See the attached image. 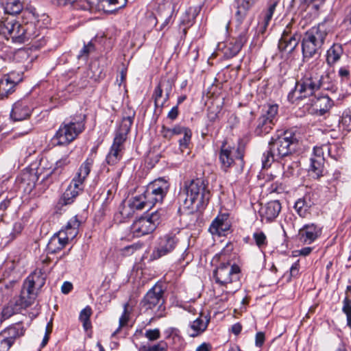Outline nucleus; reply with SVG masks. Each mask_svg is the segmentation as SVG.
<instances>
[{"instance_id":"f257e3e1","label":"nucleus","mask_w":351,"mask_h":351,"mask_svg":"<svg viewBox=\"0 0 351 351\" xmlns=\"http://www.w3.org/2000/svg\"><path fill=\"white\" fill-rule=\"evenodd\" d=\"M45 29L36 22L20 23L13 16L2 18L0 20V34L14 43H25L30 41L32 47L39 48L46 44L43 35Z\"/></svg>"},{"instance_id":"f03ea898","label":"nucleus","mask_w":351,"mask_h":351,"mask_svg":"<svg viewBox=\"0 0 351 351\" xmlns=\"http://www.w3.org/2000/svg\"><path fill=\"white\" fill-rule=\"evenodd\" d=\"M327 36L328 31L324 24L312 27L305 33L302 41V51L304 61L317 54L320 55Z\"/></svg>"},{"instance_id":"7ed1b4c3","label":"nucleus","mask_w":351,"mask_h":351,"mask_svg":"<svg viewBox=\"0 0 351 351\" xmlns=\"http://www.w3.org/2000/svg\"><path fill=\"white\" fill-rule=\"evenodd\" d=\"M86 115L75 114L60 125L53 136L56 145H66L73 141L85 129Z\"/></svg>"},{"instance_id":"20e7f679","label":"nucleus","mask_w":351,"mask_h":351,"mask_svg":"<svg viewBox=\"0 0 351 351\" xmlns=\"http://www.w3.org/2000/svg\"><path fill=\"white\" fill-rule=\"evenodd\" d=\"M184 189L186 193L184 204L186 207L198 210L208 202L210 193L203 179L197 178L185 183Z\"/></svg>"},{"instance_id":"39448f33","label":"nucleus","mask_w":351,"mask_h":351,"mask_svg":"<svg viewBox=\"0 0 351 351\" xmlns=\"http://www.w3.org/2000/svg\"><path fill=\"white\" fill-rule=\"evenodd\" d=\"M80 222L77 216L72 217L64 228L54 234L47 244V250L50 254H56L62 250L78 234Z\"/></svg>"},{"instance_id":"423d86ee","label":"nucleus","mask_w":351,"mask_h":351,"mask_svg":"<svg viewBox=\"0 0 351 351\" xmlns=\"http://www.w3.org/2000/svg\"><path fill=\"white\" fill-rule=\"evenodd\" d=\"M297 139L295 135L289 131L274 135L268 143V148L273 150L277 159H284L293 157L295 151Z\"/></svg>"},{"instance_id":"0eeeda50","label":"nucleus","mask_w":351,"mask_h":351,"mask_svg":"<svg viewBox=\"0 0 351 351\" xmlns=\"http://www.w3.org/2000/svg\"><path fill=\"white\" fill-rule=\"evenodd\" d=\"M163 291L160 285H154L145 295L141 302V309L145 313L149 311L154 314L155 317H161L165 314Z\"/></svg>"},{"instance_id":"6e6552de","label":"nucleus","mask_w":351,"mask_h":351,"mask_svg":"<svg viewBox=\"0 0 351 351\" xmlns=\"http://www.w3.org/2000/svg\"><path fill=\"white\" fill-rule=\"evenodd\" d=\"M241 269L236 264L229 262L221 263L213 271L216 283L226 287L228 284L236 283L239 287Z\"/></svg>"},{"instance_id":"1a4fd4ad","label":"nucleus","mask_w":351,"mask_h":351,"mask_svg":"<svg viewBox=\"0 0 351 351\" xmlns=\"http://www.w3.org/2000/svg\"><path fill=\"white\" fill-rule=\"evenodd\" d=\"M180 229L176 228L160 237L158 245L154 248L151 258L156 260L172 252L180 242Z\"/></svg>"},{"instance_id":"9d476101","label":"nucleus","mask_w":351,"mask_h":351,"mask_svg":"<svg viewBox=\"0 0 351 351\" xmlns=\"http://www.w3.org/2000/svg\"><path fill=\"white\" fill-rule=\"evenodd\" d=\"M170 184L164 178H158L151 182L144 191V197L154 206L162 203L169 190Z\"/></svg>"},{"instance_id":"9b49d317","label":"nucleus","mask_w":351,"mask_h":351,"mask_svg":"<svg viewBox=\"0 0 351 351\" xmlns=\"http://www.w3.org/2000/svg\"><path fill=\"white\" fill-rule=\"evenodd\" d=\"M317 82L315 75L305 76L297 81L294 89L288 95L289 100L293 103L297 100L313 95L317 90Z\"/></svg>"},{"instance_id":"f8f14e48","label":"nucleus","mask_w":351,"mask_h":351,"mask_svg":"<svg viewBox=\"0 0 351 351\" xmlns=\"http://www.w3.org/2000/svg\"><path fill=\"white\" fill-rule=\"evenodd\" d=\"M243 154V148L239 147L235 149L228 145L226 142H223L221 147L219 156L221 168L226 171L233 164L234 158L242 161Z\"/></svg>"},{"instance_id":"ddd939ff","label":"nucleus","mask_w":351,"mask_h":351,"mask_svg":"<svg viewBox=\"0 0 351 351\" xmlns=\"http://www.w3.org/2000/svg\"><path fill=\"white\" fill-rule=\"evenodd\" d=\"M291 27V23L287 25L278 43L280 51L287 53L293 52L300 40V36L297 32H292Z\"/></svg>"},{"instance_id":"4468645a","label":"nucleus","mask_w":351,"mask_h":351,"mask_svg":"<svg viewBox=\"0 0 351 351\" xmlns=\"http://www.w3.org/2000/svg\"><path fill=\"white\" fill-rule=\"evenodd\" d=\"M46 275L40 269H36L24 281L23 287L26 290L25 293H33L38 295V291L44 286Z\"/></svg>"},{"instance_id":"2eb2a0df","label":"nucleus","mask_w":351,"mask_h":351,"mask_svg":"<svg viewBox=\"0 0 351 351\" xmlns=\"http://www.w3.org/2000/svg\"><path fill=\"white\" fill-rule=\"evenodd\" d=\"M125 142L123 136L115 134L113 143L106 158L108 165H115L121 160L124 152Z\"/></svg>"},{"instance_id":"dca6fc26","label":"nucleus","mask_w":351,"mask_h":351,"mask_svg":"<svg viewBox=\"0 0 351 351\" xmlns=\"http://www.w3.org/2000/svg\"><path fill=\"white\" fill-rule=\"evenodd\" d=\"M93 165V161L91 160H86L84 162L80 167L78 169L75 177L71 180L69 187L77 191L80 193V192L82 191L84 189V182L86 180V177L88 176L90 171V169Z\"/></svg>"},{"instance_id":"f3484780","label":"nucleus","mask_w":351,"mask_h":351,"mask_svg":"<svg viewBox=\"0 0 351 351\" xmlns=\"http://www.w3.org/2000/svg\"><path fill=\"white\" fill-rule=\"evenodd\" d=\"M209 322L210 317L200 313L198 317L189 322L186 329L188 335L193 338L201 335L206 330Z\"/></svg>"},{"instance_id":"a211bd4d","label":"nucleus","mask_w":351,"mask_h":351,"mask_svg":"<svg viewBox=\"0 0 351 351\" xmlns=\"http://www.w3.org/2000/svg\"><path fill=\"white\" fill-rule=\"evenodd\" d=\"M322 234V228L315 223L304 225L300 229L298 237L304 244H311Z\"/></svg>"},{"instance_id":"6ab92c4d","label":"nucleus","mask_w":351,"mask_h":351,"mask_svg":"<svg viewBox=\"0 0 351 351\" xmlns=\"http://www.w3.org/2000/svg\"><path fill=\"white\" fill-rule=\"evenodd\" d=\"M278 4L279 0H269L267 2L266 8L261 12L259 16L258 24L260 27V32L262 34L266 31L274 14L276 11Z\"/></svg>"},{"instance_id":"aec40b11","label":"nucleus","mask_w":351,"mask_h":351,"mask_svg":"<svg viewBox=\"0 0 351 351\" xmlns=\"http://www.w3.org/2000/svg\"><path fill=\"white\" fill-rule=\"evenodd\" d=\"M32 108L26 100H19L15 102L10 112V117L14 121L25 120L30 117Z\"/></svg>"},{"instance_id":"412c9836","label":"nucleus","mask_w":351,"mask_h":351,"mask_svg":"<svg viewBox=\"0 0 351 351\" xmlns=\"http://www.w3.org/2000/svg\"><path fill=\"white\" fill-rule=\"evenodd\" d=\"M154 230V224L146 216L136 219L131 226V231L137 237L152 233Z\"/></svg>"},{"instance_id":"4be33fe9","label":"nucleus","mask_w":351,"mask_h":351,"mask_svg":"<svg viewBox=\"0 0 351 351\" xmlns=\"http://www.w3.org/2000/svg\"><path fill=\"white\" fill-rule=\"evenodd\" d=\"M25 291L26 290L23 287L20 295L14 297L10 301L15 311H17L18 313L32 305L36 300L35 294L32 293L31 295V293H25Z\"/></svg>"},{"instance_id":"5701e85b","label":"nucleus","mask_w":351,"mask_h":351,"mask_svg":"<svg viewBox=\"0 0 351 351\" xmlns=\"http://www.w3.org/2000/svg\"><path fill=\"white\" fill-rule=\"evenodd\" d=\"M230 225L226 215L217 216L209 227L210 232L213 235L224 236L230 229Z\"/></svg>"},{"instance_id":"b1692460","label":"nucleus","mask_w":351,"mask_h":351,"mask_svg":"<svg viewBox=\"0 0 351 351\" xmlns=\"http://www.w3.org/2000/svg\"><path fill=\"white\" fill-rule=\"evenodd\" d=\"M281 210V204L278 200L271 201L263 206L260 214L263 219L271 221L278 217Z\"/></svg>"},{"instance_id":"393cba45","label":"nucleus","mask_w":351,"mask_h":351,"mask_svg":"<svg viewBox=\"0 0 351 351\" xmlns=\"http://www.w3.org/2000/svg\"><path fill=\"white\" fill-rule=\"evenodd\" d=\"M325 160L326 158H322L313 154L310 158V165L308 170L312 178L318 179L323 176Z\"/></svg>"},{"instance_id":"a878e982","label":"nucleus","mask_w":351,"mask_h":351,"mask_svg":"<svg viewBox=\"0 0 351 351\" xmlns=\"http://www.w3.org/2000/svg\"><path fill=\"white\" fill-rule=\"evenodd\" d=\"M257 0H237L236 21H249L247 19L250 10Z\"/></svg>"},{"instance_id":"bb28decb","label":"nucleus","mask_w":351,"mask_h":351,"mask_svg":"<svg viewBox=\"0 0 351 351\" xmlns=\"http://www.w3.org/2000/svg\"><path fill=\"white\" fill-rule=\"evenodd\" d=\"M24 334L25 328L19 324L9 326L0 332V335L12 345L17 338L23 336Z\"/></svg>"},{"instance_id":"cd10ccee","label":"nucleus","mask_w":351,"mask_h":351,"mask_svg":"<svg viewBox=\"0 0 351 351\" xmlns=\"http://www.w3.org/2000/svg\"><path fill=\"white\" fill-rule=\"evenodd\" d=\"M236 38L234 42L243 47L247 40V33L251 21H236Z\"/></svg>"},{"instance_id":"c85d7f7f","label":"nucleus","mask_w":351,"mask_h":351,"mask_svg":"<svg viewBox=\"0 0 351 351\" xmlns=\"http://www.w3.org/2000/svg\"><path fill=\"white\" fill-rule=\"evenodd\" d=\"M343 49L341 45L334 43L326 51V61L328 66H334L343 55Z\"/></svg>"},{"instance_id":"c756f323","label":"nucleus","mask_w":351,"mask_h":351,"mask_svg":"<svg viewBox=\"0 0 351 351\" xmlns=\"http://www.w3.org/2000/svg\"><path fill=\"white\" fill-rule=\"evenodd\" d=\"M313 103L315 109L319 112L320 115L328 112L333 105L332 101L327 95L315 97L313 100Z\"/></svg>"},{"instance_id":"7c9ffc66","label":"nucleus","mask_w":351,"mask_h":351,"mask_svg":"<svg viewBox=\"0 0 351 351\" xmlns=\"http://www.w3.org/2000/svg\"><path fill=\"white\" fill-rule=\"evenodd\" d=\"M316 80L317 81V90L322 88L324 90H330L335 93L337 87L334 85L332 78L329 73H326L322 75H315Z\"/></svg>"},{"instance_id":"2f4dec72","label":"nucleus","mask_w":351,"mask_h":351,"mask_svg":"<svg viewBox=\"0 0 351 351\" xmlns=\"http://www.w3.org/2000/svg\"><path fill=\"white\" fill-rule=\"evenodd\" d=\"M274 125L273 123L265 119L264 116H260L257 120L254 132L257 136L265 135L270 132Z\"/></svg>"},{"instance_id":"473e14b6","label":"nucleus","mask_w":351,"mask_h":351,"mask_svg":"<svg viewBox=\"0 0 351 351\" xmlns=\"http://www.w3.org/2000/svg\"><path fill=\"white\" fill-rule=\"evenodd\" d=\"M16 83L10 77H4L0 80V98L7 97L14 91Z\"/></svg>"},{"instance_id":"72a5a7b5","label":"nucleus","mask_w":351,"mask_h":351,"mask_svg":"<svg viewBox=\"0 0 351 351\" xmlns=\"http://www.w3.org/2000/svg\"><path fill=\"white\" fill-rule=\"evenodd\" d=\"M135 116V112H132L127 117H123L119 130L116 132V134L122 135L124 136V141H126L127 134L130 130L133 120Z\"/></svg>"},{"instance_id":"f704fd0d","label":"nucleus","mask_w":351,"mask_h":351,"mask_svg":"<svg viewBox=\"0 0 351 351\" xmlns=\"http://www.w3.org/2000/svg\"><path fill=\"white\" fill-rule=\"evenodd\" d=\"M284 169V175L290 177L296 174L299 169V163L296 160H293L292 157L287 158L282 163Z\"/></svg>"},{"instance_id":"c9c22d12","label":"nucleus","mask_w":351,"mask_h":351,"mask_svg":"<svg viewBox=\"0 0 351 351\" xmlns=\"http://www.w3.org/2000/svg\"><path fill=\"white\" fill-rule=\"evenodd\" d=\"M278 112V106L276 104H268L265 106L262 110L261 116H264L265 119L275 124L277 121Z\"/></svg>"},{"instance_id":"e433bc0d","label":"nucleus","mask_w":351,"mask_h":351,"mask_svg":"<svg viewBox=\"0 0 351 351\" xmlns=\"http://www.w3.org/2000/svg\"><path fill=\"white\" fill-rule=\"evenodd\" d=\"M130 206L134 210H141L144 208H149L153 206L149 204L147 200L144 197V193L138 196H135L129 201Z\"/></svg>"},{"instance_id":"4c0bfd02","label":"nucleus","mask_w":351,"mask_h":351,"mask_svg":"<svg viewBox=\"0 0 351 351\" xmlns=\"http://www.w3.org/2000/svg\"><path fill=\"white\" fill-rule=\"evenodd\" d=\"M23 8V5L20 0H8L3 5L5 12L10 15L19 14Z\"/></svg>"},{"instance_id":"58836bf2","label":"nucleus","mask_w":351,"mask_h":351,"mask_svg":"<svg viewBox=\"0 0 351 351\" xmlns=\"http://www.w3.org/2000/svg\"><path fill=\"white\" fill-rule=\"evenodd\" d=\"M92 313V308L89 306H86L80 313L79 319L82 322V325L85 330H87L92 327L91 322L90 321V317Z\"/></svg>"},{"instance_id":"ea45409f","label":"nucleus","mask_w":351,"mask_h":351,"mask_svg":"<svg viewBox=\"0 0 351 351\" xmlns=\"http://www.w3.org/2000/svg\"><path fill=\"white\" fill-rule=\"evenodd\" d=\"M88 9L91 12L104 11L105 12H111L112 10L106 9V0H86Z\"/></svg>"},{"instance_id":"a19ab883","label":"nucleus","mask_w":351,"mask_h":351,"mask_svg":"<svg viewBox=\"0 0 351 351\" xmlns=\"http://www.w3.org/2000/svg\"><path fill=\"white\" fill-rule=\"evenodd\" d=\"M276 160H278L276 154L273 150L268 148V150L265 152L262 156V167L263 169L269 168Z\"/></svg>"},{"instance_id":"79ce46f5","label":"nucleus","mask_w":351,"mask_h":351,"mask_svg":"<svg viewBox=\"0 0 351 351\" xmlns=\"http://www.w3.org/2000/svg\"><path fill=\"white\" fill-rule=\"evenodd\" d=\"M324 149L328 150V156L337 160L342 154V149L337 144L326 143Z\"/></svg>"},{"instance_id":"37998d69","label":"nucleus","mask_w":351,"mask_h":351,"mask_svg":"<svg viewBox=\"0 0 351 351\" xmlns=\"http://www.w3.org/2000/svg\"><path fill=\"white\" fill-rule=\"evenodd\" d=\"M243 47L236 42L230 43L225 48L224 56L226 58H231L235 56Z\"/></svg>"},{"instance_id":"c03bdc74","label":"nucleus","mask_w":351,"mask_h":351,"mask_svg":"<svg viewBox=\"0 0 351 351\" xmlns=\"http://www.w3.org/2000/svg\"><path fill=\"white\" fill-rule=\"evenodd\" d=\"M153 97L156 108H162L167 100H165V93L157 86L154 91Z\"/></svg>"},{"instance_id":"a18cd8bd","label":"nucleus","mask_w":351,"mask_h":351,"mask_svg":"<svg viewBox=\"0 0 351 351\" xmlns=\"http://www.w3.org/2000/svg\"><path fill=\"white\" fill-rule=\"evenodd\" d=\"M79 195V193L77 192V191H75L74 189H71L68 186L66 191L63 193L61 201L62 202L63 204L67 205L71 204L74 199Z\"/></svg>"},{"instance_id":"49530a36","label":"nucleus","mask_w":351,"mask_h":351,"mask_svg":"<svg viewBox=\"0 0 351 351\" xmlns=\"http://www.w3.org/2000/svg\"><path fill=\"white\" fill-rule=\"evenodd\" d=\"M255 244L259 249H262L267 245V239L265 234L262 231H256L252 235Z\"/></svg>"},{"instance_id":"de8ad7c7","label":"nucleus","mask_w":351,"mask_h":351,"mask_svg":"<svg viewBox=\"0 0 351 351\" xmlns=\"http://www.w3.org/2000/svg\"><path fill=\"white\" fill-rule=\"evenodd\" d=\"M166 212L162 209H158L150 215H145L152 223L154 224V228L159 224L161 219L165 217Z\"/></svg>"},{"instance_id":"09e8293b","label":"nucleus","mask_w":351,"mask_h":351,"mask_svg":"<svg viewBox=\"0 0 351 351\" xmlns=\"http://www.w3.org/2000/svg\"><path fill=\"white\" fill-rule=\"evenodd\" d=\"M342 311L346 315L347 325L351 329V300L348 297L343 301Z\"/></svg>"},{"instance_id":"8fccbe9b","label":"nucleus","mask_w":351,"mask_h":351,"mask_svg":"<svg viewBox=\"0 0 351 351\" xmlns=\"http://www.w3.org/2000/svg\"><path fill=\"white\" fill-rule=\"evenodd\" d=\"M158 86L161 88L162 92L165 93V100H168L172 90L171 82L169 80H162L159 82Z\"/></svg>"},{"instance_id":"3c124183","label":"nucleus","mask_w":351,"mask_h":351,"mask_svg":"<svg viewBox=\"0 0 351 351\" xmlns=\"http://www.w3.org/2000/svg\"><path fill=\"white\" fill-rule=\"evenodd\" d=\"M94 51V45L91 42H89L87 45H84L83 48L80 50L77 58L79 59L87 60L89 54Z\"/></svg>"},{"instance_id":"603ef678","label":"nucleus","mask_w":351,"mask_h":351,"mask_svg":"<svg viewBox=\"0 0 351 351\" xmlns=\"http://www.w3.org/2000/svg\"><path fill=\"white\" fill-rule=\"evenodd\" d=\"M341 123L346 130H351V109L348 108L343 111Z\"/></svg>"},{"instance_id":"864d4df0","label":"nucleus","mask_w":351,"mask_h":351,"mask_svg":"<svg viewBox=\"0 0 351 351\" xmlns=\"http://www.w3.org/2000/svg\"><path fill=\"white\" fill-rule=\"evenodd\" d=\"M191 136H192L191 130L189 128L183 134V137L179 140V145L182 150L183 149L188 147V145L191 141Z\"/></svg>"},{"instance_id":"5fc2aeb1","label":"nucleus","mask_w":351,"mask_h":351,"mask_svg":"<svg viewBox=\"0 0 351 351\" xmlns=\"http://www.w3.org/2000/svg\"><path fill=\"white\" fill-rule=\"evenodd\" d=\"M70 162L69 154L64 156L56 162L54 171H61Z\"/></svg>"},{"instance_id":"6e6d98bb","label":"nucleus","mask_w":351,"mask_h":351,"mask_svg":"<svg viewBox=\"0 0 351 351\" xmlns=\"http://www.w3.org/2000/svg\"><path fill=\"white\" fill-rule=\"evenodd\" d=\"M16 313H18L17 311H15L14 306L9 302L8 305L3 308L1 315L4 319H6Z\"/></svg>"},{"instance_id":"4d7b16f0","label":"nucleus","mask_w":351,"mask_h":351,"mask_svg":"<svg viewBox=\"0 0 351 351\" xmlns=\"http://www.w3.org/2000/svg\"><path fill=\"white\" fill-rule=\"evenodd\" d=\"M127 3V0H106V9H109L110 6H114V10L121 8Z\"/></svg>"},{"instance_id":"13d9d810","label":"nucleus","mask_w":351,"mask_h":351,"mask_svg":"<svg viewBox=\"0 0 351 351\" xmlns=\"http://www.w3.org/2000/svg\"><path fill=\"white\" fill-rule=\"evenodd\" d=\"M128 304H124V311L121 317L119 318V326L114 333L117 332L122 327L128 324L129 320V314L127 311Z\"/></svg>"},{"instance_id":"bf43d9fd","label":"nucleus","mask_w":351,"mask_h":351,"mask_svg":"<svg viewBox=\"0 0 351 351\" xmlns=\"http://www.w3.org/2000/svg\"><path fill=\"white\" fill-rule=\"evenodd\" d=\"M145 337H147L149 341L157 340L160 337V332L159 329H149L146 330L145 333Z\"/></svg>"},{"instance_id":"052dcab7","label":"nucleus","mask_w":351,"mask_h":351,"mask_svg":"<svg viewBox=\"0 0 351 351\" xmlns=\"http://www.w3.org/2000/svg\"><path fill=\"white\" fill-rule=\"evenodd\" d=\"M141 247V245L138 243H134L132 245H130L125 246L122 249V253L125 256H130L135 251L140 249Z\"/></svg>"},{"instance_id":"680f3d73","label":"nucleus","mask_w":351,"mask_h":351,"mask_svg":"<svg viewBox=\"0 0 351 351\" xmlns=\"http://www.w3.org/2000/svg\"><path fill=\"white\" fill-rule=\"evenodd\" d=\"M304 201L300 199H298L294 205V208L297 211L298 214L301 216L304 217L305 215L306 210L304 209Z\"/></svg>"},{"instance_id":"e2e57ef3","label":"nucleus","mask_w":351,"mask_h":351,"mask_svg":"<svg viewBox=\"0 0 351 351\" xmlns=\"http://www.w3.org/2000/svg\"><path fill=\"white\" fill-rule=\"evenodd\" d=\"M134 209L132 208L130 203H128V206H123L122 209L120 210V213L124 218H128L133 215L134 213Z\"/></svg>"},{"instance_id":"0e129e2a","label":"nucleus","mask_w":351,"mask_h":351,"mask_svg":"<svg viewBox=\"0 0 351 351\" xmlns=\"http://www.w3.org/2000/svg\"><path fill=\"white\" fill-rule=\"evenodd\" d=\"M326 144H322L320 146H315L313 148V154L317 156H321L322 158H326L325 155H328V150L324 149V147Z\"/></svg>"},{"instance_id":"69168bd1","label":"nucleus","mask_w":351,"mask_h":351,"mask_svg":"<svg viewBox=\"0 0 351 351\" xmlns=\"http://www.w3.org/2000/svg\"><path fill=\"white\" fill-rule=\"evenodd\" d=\"M160 134L163 138L171 140L173 136L172 128H169L166 127L165 125H162L160 130Z\"/></svg>"},{"instance_id":"338daca9","label":"nucleus","mask_w":351,"mask_h":351,"mask_svg":"<svg viewBox=\"0 0 351 351\" xmlns=\"http://www.w3.org/2000/svg\"><path fill=\"white\" fill-rule=\"evenodd\" d=\"M12 344L0 335V351H9Z\"/></svg>"},{"instance_id":"774afa93","label":"nucleus","mask_w":351,"mask_h":351,"mask_svg":"<svg viewBox=\"0 0 351 351\" xmlns=\"http://www.w3.org/2000/svg\"><path fill=\"white\" fill-rule=\"evenodd\" d=\"M167 348L166 343L163 341H160L159 343L156 345H154L150 346L148 348V351H165Z\"/></svg>"}]
</instances>
